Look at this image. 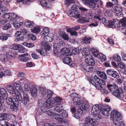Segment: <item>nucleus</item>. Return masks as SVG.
<instances>
[{
	"instance_id": "obj_18",
	"label": "nucleus",
	"mask_w": 126,
	"mask_h": 126,
	"mask_svg": "<svg viewBox=\"0 0 126 126\" xmlns=\"http://www.w3.org/2000/svg\"><path fill=\"white\" fill-rule=\"evenodd\" d=\"M54 110L57 112L60 113L62 112L63 109V106L61 104H57L54 106Z\"/></svg>"
},
{
	"instance_id": "obj_24",
	"label": "nucleus",
	"mask_w": 126,
	"mask_h": 126,
	"mask_svg": "<svg viewBox=\"0 0 126 126\" xmlns=\"http://www.w3.org/2000/svg\"><path fill=\"white\" fill-rule=\"evenodd\" d=\"M0 90L2 96H3V99L5 97L6 98L8 97V94L6 90L5 89L3 88H1Z\"/></svg>"
},
{
	"instance_id": "obj_13",
	"label": "nucleus",
	"mask_w": 126,
	"mask_h": 126,
	"mask_svg": "<svg viewBox=\"0 0 126 126\" xmlns=\"http://www.w3.org/2000/svg\"><path fill=\"white\" fill-rule=\"evenodd\" d=\"M107 87L108 89L111 92L113 91L114 90H116L118 88V85L115 83H113L112 84H108L107 85Z\"/></svg>"
},
{
	"instance_id": "obj_39",
	"label": "nucleus",
	"mask_w": 126,
	"mask_h": 126,
	"mask_svg": "<svg viewBox=\"0 0 126 126\" xmlns=\"http://www.w3.org/2000/svg\"><path fill=\"white\" fill-rule=\"evenodd\" d=\"M14 86L16 90H19L20 91L22 90L21 86L19 83H15L14 84Z\"/></svg>"
},
{
	"instance_id": "obj_55",
	"label": "nucleus",
	"mask_w": 126,
	"mask_h": 126,
	"mask_svg": "<svg viewBox=\"0 0 126 126\" xmlns=\"http://www.w3.org/2000/svg\"><path fill=\"white\" fill-rule=\"evenodd\" d=\"M16 98L17 100V101H20L22 99L21 95L19 92L17 93V94H16Z\"/></svg>"
},
{
	"instance_id": "obj_22",
	"label": "nucleus",
	"mask_w": 126,
	"mask_h": 126,
	"mask_svg": "<svg viewBox=\"0 0 126 126\" xmlns=\"http://www.w3.org/2000/svg\"><path fill=\"white\" fill-rule=\"evenodd\" d=\"M91 39V37L86 36L82 38V41L84 43L87 44L90 43Z\"/></svg>"
},
{
	"instance_id": "obj_26",
	"label": "nucleus",
	"mask_w": 126,
	"mask_h": 126,
	"mask_svg": "<svg viewBox=\"0 0 126 126\" xmlns=\"http://www.w3.org/2000/svg\"><path fill=\"white\" fill-rule=\"evenodd\" d=\"M62 61L64 63L67 64H69L72 61L71 58L69 57L63 58Z\"/></svg>"
},
{
	"instance_id": "obj_14",
	"label": "nucleus",
	"mask_w": 126,
	"mask_h": 126,
	"mask_svg": "<svg viewBox=\"0 0 126 126\" xmlns=\"http://www.w3.org/2000/svg\"><path fill=\"white\" fill-rule=\"evenodd\" d=\"M61 52L64 56H65L71 54V52L69 48L64 47L62 48L61 50Z\"/></svg>"
},
{
	"instance_id": "obj_2",
	"label": "nucleus",
	"mask_w": 126,
	"mask_h": 126,
	"mask_svg": "<svg viewBox=\"0 0 126 126\" xmlns=\"http://www.w3.org/2000/svg\"><path fill=\"white\" fill-rule=\"evenodd\" d=\"M7 102L9 105H10V108L12 110L16 111L17 110V107L18 106V102L16 99L11 96L6 98Z\"/></svg>"
},
{
	"instance_id": "obj_53",
	"label": "nucleus",
	"mask_w": 126,
	"mask_h": 126,
	"mask_svg": "<svg viewBox=\"0 0 126 126\" xmlns=\"http://www.w3.org/2000/svg\"><path fill=\"white\" fill-rule=\"evenodd\" d=\"M95 3L96 7L98 8L101 7L103 5L102 2L101 0H98Z\"/></svg>"
},
{
	"instance_id": "obj_5",
	"label": "nucleus",
	"mask_w": 126,
	"mask_h": 126,
	"mask_svg": "<svg viewBox=\"0 0 126 126\" xmlns=\"http://www.w3.org/2000/svg\"><path fill=\"white\" fill-rule=\"evenodd\" d=\"M23 97L21 101L24 106L26 107L29 104L30 101L29 96L26 92H23Z\"/></svg>"
},
{
	"instance_id": "obj_54",
	"label": "nucleus",
	"mask_w": 126,
	"mask_h": 126,
	"mask_svg": "<svg viewBox=\"0 0 126 126\" xmlns=\"http://www.w3.org/2000/svg\"><path fill=\"white\" fill-rule=\"evenodd\" d=\"M75 12L72 10H69L67 13V14L70 17H74V16H75Z\"/></svg>"
},
{
	"instance_id": "obj_10",
	"label": "nucleus",
	"mask_w": 126,
	"mask_h": 126,
	"mask_svg": "<svg viewBox=\"0 0 126 126\" xmlns=\"http://www.w3.org/2000/svg\"><path fill=\"white\" fill-rule=\"evenodd\" d=\"M101 110H99V106L98 105L95 104L93 105L91 110V112L93 115L99 114Z\"/></svg>"
},
{
	"instance_id": "obj_27",
	"label": "nucleus",
	"mask_w": 126,
	"mask_h": 126,
	"mask_svg": "<svg viewBox=\"0 0 126 126\" xmlns=\"http://www.w3.org/2000/svg\"><path fill=\"white\" fill-rule=\"evenodd\" d=\"M99 60L101 62H104L105 61L106 59V56L102 53H99L98 56L97 57Z\"/></svg>"
},
{
	"instance_id": "obj_51",
	"label": "nucleus",
	"mask_w": 126,
	"mask_h": 126,
	"mask_svg": "<svg viewBox=\"0 0 126 126\" xmlns=\"http://www.w3.org/2000/svg\"><path fill=\"white\" fill-rule=\"evenodd\" d=\"M98 81V82H97V83L99 84L101 87L102 88L103 86H104L106 85V82L105 80L99 79V80Z\"/></svg>"
},
{
	"instance_id": "obj_17",
	"label": "nucleus",
	"mask_w": 126,
	"mask_h": 126,
	"mask_svg": "<svg viewBox=\"0 0 126 126\" xmlns=\"http://www.w3.org/2000/svg\"><path fill=\"white\" fill-rule=\"evenodd\" d=\"M41 5L47 8H50L52 6L51 3L49 1L47 2L45 0H41L40 1Z\"/></svg>"
},
{
	"instance_id": "obj_23",
	"label": "nucleus",
	"mask_w": 126,
	"mask_h": 126,
	"mask_svg": "<svg viewBox=\"0 0 126 126\" xmlns=\"http://www.w3.org/2000/svg\"><path fill=\"white\" fill-rule=\"evenodd\" d=\"M73 28H68L66 30L67 32L70 33L71 35L76 36L78 35V33Z\"/></svg>"
},
{
	"instance_id": "obj_9",
	"label": "nucleus",
	"mask_w": 126,
	"mask_h": 126,
	"mask_svg": "<svg viewBox=\"0 0 126 126\" xmlns=\"http://www.w3.org/2000/svg\"><path fill=\"white\" fill-rule=\"evenodd\" d=\"M6 88L9 93L13 96H15L16 93L13 86L11 85H8L6 86Z\"/></svg>"
},
{
	"instance_id": "obj_20",
	"label": "nucleus",
	"mask_w": 126,
	"mask_h": 126,
	"mask_svg": "<svg viewBox=\"0 0 126 126\" xmlns=\"http://www.w3.org/2000/svg\"><path fill=\"white\" fill-rule=\"evenodd\" d=\"M53 102L51 101L49 99H48L45 104L46 108H50L54 106Z\"/></svg>"
},
{
	"instance_id": "obj_15",
	"label": "nucleus",
	"mask_w": 126,
	"mask_h": 126,
	"mask_svg": "<svg viewBox=\"0 0 126 126\" xmlns=\"http://www.w3.org/2000/svg\"><path fill=\"white\" fill-rule=\"evenodd\" d=\"M120 26V21L117 19H114L113 21L111 22V27L112 28H118V27Z\"/></svg>"
},
{
	"instance_id": "obj_60",
	"label": "nucleus",
	"mask_w": 126,
	"mask_h": 126,
	"mask_svg": "<svg viewBox=\"0 0 126 126\" xmlns=\"http://www.w3.org/2000/svg\"><path fill=\"white\" fill-rule=\"evenodd\" d=\"M117 66L120 68L125 69V65L122 62H120L117 64Z\"/></svg>"
},
{
	"instance_id": "obj_59",
	"label": "nucleus",
	"mask_w": 126,
	"mask_h": 126,
	"mask_svg": "<svg viewBox=\"0 0 126 126\" xmlns=\"http://www.w3.org/2000/svg\"><path fill=\"white\" fill-rule=\"evenodd\" d=\"M62 113V117H63V118L64 119V118H66L68 116V114L65 110L63 109Z\"/></svg>"
},
{
	"instance_id": "obj_33",
	"label": "nucleus",
	"mask_w": 126,
	"mask_h": 126,
	"mask_svg": "<svg viewBox=\"0 0 126 126\" xmlns=\"http://www.w3.org/2000/svg\"><path fill=\"white\" fill-rule=\"evenodd\" d=\"M11 35L9 34H4L0 36V39L2 41H5L7 40L8 37H11Z\"/></svg>"
},
{
	"instance_id": "obj_40",
	"label": "nucleus",
	"mask_w": 126,
	"mask_h": 126,
	"mask_svg": "<svg viewBox=\"0 0 126 126\" xmlns=\"http://www.w3.org/2000/svg\"><path fill=\"white\" fill-rule=\"evenodd\" d=\"M18 46L19 47L18 50L19 52L23 53H24L26 51V49L22 45H19V46Z\"/></svg>"
},
{
	"instance_id": "obj_48",
	"label": "nucleus",
	"mask_w": 126,
	"mask_h": 126,
	"mask_svg": "<svg viewBox=\"0 0 126 126\" xmlns=\"http://www.w3.org/2000/svg\"><path fill=\"white\" fill-rule=\"evenodd\" d=\"M114 10L116 11V13L117 14H118L121 12L122 11V8L121 7L118 6L115 7Z\"/></svg>"
},
{
	"instance_id": "obj_56",
	"label": "nucleus",
	"mask_w": 126,
	"mask_h": 126,
	"mask_svg": "<svg viewBox=\"0 0 126 126\" xmlns=\"http://www.w3.org/2000/svg\"><path fill=\"white\" fill-rule=\"evenodd\" d=\"M23 45L29 47H32L34 46V44L31 43H28L26 42L23 43Z\"/></svg>"
},
{
	"instance_id": "obj_50",
	"label": "nucleus",
	"mask_w": 126,
	"mask_h": 126,
	"mask_svg": "<svg viewBox=\"0 0 126 126\" xmlns=\"http://www.w3.org/2000/svg\"><path fill=\"white\" fill-rule=\"evenodd\" d=\"M78 6L76 4L73 5V6L71 7V9L70 10H72L74 12H77L78 7Z\"/></svg>"
},
{
	"instance_id": "obj_12",
	"label": "nucleus",
	"mask_w": 126,
	"mask_h": 126,
	"mask_svg": "<svg viewBox=\"0 0 126 126\" xmlns=\"http://www.w3.org/2000/svg\"><path fill=\"white\" fill-rule=\"evenodd\" d=\"M86 121L88 124L93 126H97L98 123L96 120L94 119L86 118Z\"/></svg>"
},
{
	"instance_id": "obj_64",
	"label": "nucleus",
	"mask_w": 126,
	"mask_h": 126,
	"mask_svg": "<svg viewBox=\"0 0 126 126\" xmlns=\"http://www.w3.org/2000/svg\"><path fill=\"white\" fill-rule=\"evenodd\" d=\"M31 56L34 59H37L39 58V56L36 54L34 52L32 53Z\"/></svg>"
},
{
	"instance_id": "obj_11",
	"label": "nucleus",
	"mask_w": 126,
	"mask_h": 126,
	"mask_svg": "<svg viewBox=\"0 0 126 126\" xmlns=\"http://www.w3.org/2000/svg\"><path fill=\"white\" fill-rule=\"evenodd\" d=\"M90 79V82L94 86L95 85L97 82H98V80H99V79L96 75L91 76Z\"/></svg>"
},
{
	"instance_id": "obj_30",
	"label": "nucleus",
	"mask_w": 126,
	"mask_h": 126,
	"mask_svg": "<svg viewBox=\"0 0 126 126\" xmlns=\"http://www.w3.org/2000/svg\"><path fill=\"white\" fill-rule=\"evenodd\" d=\"M24 24L27 27L31 28L34 26V24L33 22L28 21L25 22Z\"/></svg>"
},
{
	"instance_id": "obj_25",
	"label": "nucleus",
	"mask_w": 126,
	"mask_h": 126,
	"mask_svg": "<svg viewBox=\"0 0 126 126\" xmlns=\"http://www.w3.org/2000/svg\"><path fill=\"white\" fill-rule=\"evenodd\" d=\"M96 72L99 76L102 78V79H107V76L104 72L99 71H97Z\"/></svg>"
},
{
	"instance_id": "obj_7",
	"label": "nucleus",
	"mask_w": 126,
	"mask_h": 126,
	"mask_svg": "<svg viewBox=\"0 0 126 126\" xmlns=\"http://www.w3.org/2000/svg\"><path fill=\"white\" fill-rule=\"evenodd\" d=\"M120 30L123 32H124L126 30V18L124 17L122 18L120 21Z\"/></svg>"
},
{
	"instance_id": "obj_35",
	"label": "nucleus",
	"mask_w": 126,
	"mask_h": 126,
	"mask_svg": "<svg viewBox=\"0 0 126 126\" xmlns=\"http://www.w3.org/2000/svg\"><path fill=\"white\" fill-rule=\"evenodd\" d=\"M44 41L46 42V43L51 42L53 40V38L50 37L46 35H45L44 37Z\"/></svg>"
},
{
	"instance_id": "obj_6",
	"label": "nucleus",
	"mask_w": 126,
	"mask_h": 126,
	"mask_svg": "<svg viewBox=\"0 0 126 126\" xmlns=\"http://www.w3.org/2000/svg\"><path fill=\"white\" fill-rule=\"evenodd\" d=\"M110 110V107L108 106L103 105L100 111L104 115L108 116L110 115L109 111Z\"/></svg>"
},
{
	"instance_id": "obj_61",
	"label": "nucleus",
	"mask_w": 126,
	"mask_h": 126,
	"mask_svg": "<svg viewBox=\"0 0 126 126\" xmlns=\"http://www.w3.org/2000/svg\"><path fill=\"white\" fill-rule=\"evenodd\" d=\"M62 37L64 40H68L69 39V38L68 37V35L66 34L64 32H62Z\"/></svg>"
},
{
	"instance_id": "obj_46",
	"label": "nucleus",
	"mask_w": 126,
	"mask_h": 126,
	"mask_svg": "<svg viewBox=\"0 0 126 126\" xmlns=\"http://www.w3.org/2000/svg\"><path fill=\"white\" fill-rule=\"evenodd\" d=\"M80 106H81L82 108L84 110H86L88 108V104L87 103H83V104L81 103V104H80Z\"/></svg>"
},
{
	"instance_id": "obj_31",
	"label": "nucleus",
	"mask_w": 126,
	"mask_h": 126,
	"mask_svg": "<svg viewBox=\"0 0 126 126\" xmlns=\"http://www.w3.org/2000/svg\"><path fill=\"white\" fill-rule=\"evenodd\" d=\"M50 31V30L48 27H45L43 29V31L40 33V34L41 35L43 36L48 33Z\"/></svg>"
},
{
	"instance_id": "obj_63",
	"label": "nucleus",
	"mask_w": 126,
	"mask_h": 126,
	"mask_svg": "<svg viewBox=\"0 0 126 126\" xmlns=\"http://www.w3.org/2000/svg\"><path fill=\"white\" fill-rule=\"evenodd\" d=\"M28 37L32 40H35L36 39V37L33 34H29L28 35Z\"/></svg>"
},
{
	"instance_id": "obj_16",
	"label": "nucleus",
	"mask_w": 126,
	"mask_h": 126,
	"mask_svg": "<svg viewBox=\"0 0 126 126\" xmlns=\"http://www.w3.org/2000/svg\"><path fill=\"white\" fill-rule=\"evenodd\" d=\"M53 118L58 120L59 123H63L65 122V120L61 115L55 113Z\"/></svg>"
},
{
	"instance_id": "obj_4",
	"label": "nucleus",
	"mask_w": 126,
	"mask_h": 126,
	"mask_svg": "<svg viewBox=\"0 0 126 126\" xmlns=\"http://www.w3.org/2000/svg\"><path fill=\"white\" fill-rule=\"evenodd\" d=\"M112 94L120 100L124 97V94L122 89L121 88H117L112 92Z\"/></svg>"
},
{
	"instance_id": "obj_21",
	"label": "nucleus",
	"mask_w": 126,
	"mask_h": 126,
	"mask_svg": "<svg viewBox=\"0 0 126 126\" xmlns=\"http://www.w3.org/2000/svg\"><path fill=\"white\" fill-rule=\"evenodd\" d=\"M73 101L75 104L78 105L80 106V104H81V101L79 98L77 96L75 97L73 99Z\"/></svg>"
},
{
	"instance_id": "obj_36",
	"label": "nucleus",
	"mask_w": 126,
	"mask_h": 126,
	"mask_svg": "<svg viewBox=\"0 0 126 126\" xmlns=\"http://www.w3.org/2000/svg\"><path fill=\"white\" fill-rule=\"evenodd\" d=\"M16 53L14 52L11 51H9L7 53L6 55L7 56H9V57H16Z\"/></svg>"
},
{
	"instance_id": "obj_57",
	"label": "nucleus",
	"mask_w": 126,
	"mask_h": 126,
	"mask_svg": "<svg viewBox=\"0 0 126 126\" xmlns=\"http://www.w3.org/2000/svg\"><path fill=\"white\" fill-rule=\"evenodd\" d=\"M105 15L106 16H111L112 15V13L110 11L107 10L105 11Z\"/></svg>"
},
{
	"instance_id": "obj_32",
	"label": "nucleus",
	"mask_w": 126,
	"mask_h": 126,
	"mask_svg": "<svg viewBox=\"0 0 126 126\" xmlns=\"http://www.w3.org/2000/svg\"><path fill=\"white\" fill-rule=\"evenodd\" d=\"M32 32L33 33H37L40 31V27L38 26H35L31 29Z\"/></svg>"
},
{
	"instance_id": "obj_58",
	"label": "nucleus",
	"mask_w": 126,
	"mask_h": 126,
	"mask_svg": "<svg viewBox=\"0 0 126 126\" xmlns=\"http://www.w3.org/2000/svg\"><path fill=\"white\" fill-rule=\"evenodd\" d=\"M56 113H54L53 112L52 110H50L47 112V114L50 117H54Z\"/></svg>"
},
{
	"instance_id": "obj_28",
	"label": "nucleus",
	"mask_w": 126,
	"mask_h": 126,
	"mask_svg": "<svg viewBox=\"0 0 126 126\" xmlns=\"http://www.w3.org/2000/svg\"><path fill=\"white\" fill-rule=\"evenodd\" d=\"M91 52L93 55L95 57L98 56L99 53L98 50L96 48H92L91 49Z\"/></svg>"
},
{
	"instance_id": "obj_8",
	"label": "nucleus",
	"mask_w": 126,
	"mask_h": 126,
	"mask_svg": "<svg viewBox=\"0 0 126 126\" xmlns=\"http://www.w3.org/2000/svg\"><path fill=\"white\" fill-rule=\"evenodd\" d=\"M108 74L116 79H118L119 77V75L117 72L114 70L111 69H109L107 70Z\"/></svg>"
},
{
	"instance_id": "obj_29",
	"label": "nucleus",
	"mask_w": 126,
	"mask_h": 126,
	"mask_svg": "<svg viewBox=\"0 0 126 126\" xmlns=\"http://www.w3.org/2000/svg\"><path fill=\"white\" fill-rule=\"evenodd\" d=\"M28 53L24 54L21 55H19L21 59L20 60L24 62H26L28 61V58L25 57V56H28Z\"/></svg>"
},
{
	"instance_id": "obj_38",
	"label": "nucleus",
	"mask_w": 126,
	"mask_h": 126,
	"mask_svg": "<svg viewBox=\"0 0 126 126\" xmlns=\"http://www.w3.org/2000/svg\"><path fill=\"white\" fill-rule=\"evenodd\" d=\"M102 20L105 25L110 26L111 22V21H109L106 20L105 18L102 19Z\"/></svg>"
},
{
	"instance_id": "obj_41",
	"label": "nucleus",
	"mask_w": 126,
	"mask_h": 126,
	"mask_svg": "<svg viewBox=\"0 0 126 126\" xmlns=\"http://www.w3.org/2000/svg\"><path fill=\"white\" fill-rule=\"evenodd\" d=\"M75 0H65L64 4L66 5H69L71 3H75Z\"/></svg>"
},
{
	"instance_id": "obj_3",
	"label": "nucleus",
	"mask_w": 126,
	"mask_h": 126,
	"mask_svg": "<svg viewBox=\"0 0 126 126\" xmlns=\"http://www.w3.org/2000/svg\"><path fill=\"white\" fill-rule=\"evenodd\" d=\"M7 102L9 105H10V108L12 110L16 111L17 110V107L18 106V102L16 99L11 96L6 98Z\"/></svg>"
},
{
	"instance_id": "obj_49",
	"label": "nucleus",
	"mask_w": 126,
	"mask_h": 126,
	"mask_svg": "<svg viewBox=\"0 0 126 126\" xmlns=\"http://www.w3.org/2000/svg\"><path fill=\"white\" fill-rule=\"evenodd\" d=\"M57 44L55 43L53 45V54L55 55H56L58 53V51L57 50V47L56 46Z\"/></svg>"
},
{
	"instance_id": "obj_62",
	"label": "nucleus",
	"mask_w": 126,
	"mask_h": 126,
	"mask_svg": "<svg viewBox=\"0 0 126 126\" xmlns=\"http://www.w3.org/2000/svg\"><path fill=\"white\" fill-rule=\"evenodd\" d=\"M24 88L26 90V91L25 92H26V91H29L31 89L29 85L28 84H25L24 86Z\"/></svg>"
},
{
	"instance_id": "obj_47",
	"label": "nucleus",
	"mask_w": 126,
	"mask_h": 126,
	"mask_svg": "<svg viewBox=\"0 0 126 126\" xmlns=\"http://www.w3.org/2000/svg\"><path fill=\"white\" fill-rule=\"evenodd\" d=\"M53 93L51 90L48 89L47 90V96L48 99L50 98L52 95Z\"/></svg>"
},
{
	"instance_id": "obj_37",
	"label": "nucleus",
	"mask_w": 126,
	"mask_h": 126,
	"mask_svg": "<svg viewBox=\"0 0 126 126\" xmlns=\"http://www.w3.org/2000/svg\"><path fill=\"white\" fill-rule=\"evenodd\" d=\"M36 52L38 53H39L40 54L43 56L45 55V53L47 52V50L44 49H42L41 50L40 49H36Z\"/></svg>"
},
{
	"instance_id": "obj_1",
	"label": "nucleus",
	"mask_w": 126,
	"mask_h": 126,
	"mask_svg": "<svg viewBox=\"0 0 126 126\" xmlns=\"http://www.w3.org/2000/svg\"><path fill=\"white\" fill-rule=\"evenodd\" d=\"M85 59V61L86 63L91 66V67L90 66L85 65L84 67L81 68V70L85 72V74H86V73L91 72L92 71L93 68L92 66L94 65L95 62L93 56L90 54H88L86 55Z\"/></svg>"
},
{
	"instance_id": "obj_42",
	"label": "nucleus",
	"mask_w": 126,
	"mask_h": 126,
	"mask_svg": "<svg viewBox=\"0 0 126 126\" xmlns=\"http://www.w3.org/2000/svg\"><path fill=\"white\" fill-rule=\"evenodd\" d=\"M62 100V99L60 97H56L54 98V101L57 104H61V103Z\"/></svg>"
},
{
	"instance_id": "obj_34",
	"label": "nucleus",
	"mask_w": 126,
	"mask_h": 126,
	"mask_svg": "<svg viewBox=\"0 0 126 126\" xmlns=\"http://www.w3.org/2000/svg\"><path fill=\"white\" fill-rule=\"evenodd\" d=\"M81 48H80L77 47L73 49L72 51V53L74 55L78 54L81 50Z\"/></svg>"
},
{
	"instance_id": "obj_44",
	"label": "nucleus",
	"mask_w": 126,
	"mask_h": 126,
	"mask_svg": "<svg viewBox=\"0 0 126 126\" xmlns=\"http://www.w3.org/2000/svg\"><path fill=\"white\" fill-rule=\"evenodd\" d=\"M39 93L40 94H42L43 96H45L46 95V92L44 88L40 87H39Z\"/></svg>"
},
{
	"instance_id": "obj_52",
	"label": "nucleus",
	"mask_w": 126,
	"mask_h": 126,
	"mask_svg": "<svg viewBox=\"0 0 126 126\" xmlns=\"http://www.w3.org/2000/svg\"><path fill=\"white\" fill-rule=\"evenodd\" d=\"M11 27V24L9 23L7 24L6 25H4L2 27V29L4 30H7Z\"/></svg>"
},
{
	"instance_id": "obj_43",
	"label": "nucleus",
	"mask_w": 126,
	"mask_h": 126,
	"mask_svg": "<svg viewBox=\"0 0 126 126\" xmlns=\"http://www.w3.org/2000/svg\"><path fill=\"white\" fill-rule=\"evenodd\" d=\"M23 23L22 22H17L13 23L14 26L16 28H19L20 26H22Z\"/></svg>"
},
{
	"instance_id": "obj_45",
	"label": "nucleus",
	"mask_w": 126,
	"mask_h": 126,
	"mask_svg": "<svg viewBox=\"0 0 126 126\" xmlns=\"http://www.w3.org/2000/svg\"><path fill=\"white\" fill-rule=\"evenodd\" d=\"M114 60L116 62H120L121 60V57L117 54H115L113 56Z\"/></svg>"
},
{
	"instance_id": "obj_19",
	"label": "nucleus",
	"mask_w": 126,
	"mask_h": 126,
	"mask_svg": "<svg viewBox=\"0 0 126 126\" xmlns=\"http://www.w3.org/2000/svg\"><path fill=\"white\" fill-rule=\"evenodd\" d=\"M30 92L31 95L33 97H35L37 95V90L35 87L32 86L30 90Z\"/></svg>"
}]
</instances>
